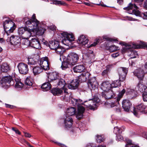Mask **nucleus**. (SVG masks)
Wrapping results in <instances>:
<instances>
[{"label": "nucleus", "instance_id": "21", "mask_svg": "<svg viewBox=\"0 0 147 147\" xmlns=\"http://www.w3.org/2000/svg\"><path fill=\"white\" fill-rule=\"evenodd\" d=\"M79 84L78 80H73L70 83L68 84L67 87L68 88L71 90H75L77 88Z\"/></svg>", "mask_w": 147, "mask_h": 147}, {"label": "nucleus", "instance_id": "51", "mask_svg": "<svg viewBox=\"0 0 147 147\" xmlns=\"http://www.w3.org/2000/svg\"><path fill=\"white\" fill-rule=\"evenodd\" d=\"M118 47L115 45H112L109 47V50L111 52H113L117 50Z\"/></svg>", "mask_w": 147, "mask_h": 147}, {"label": "nucleus", "instance_id": "36", "mask_svg": "<svg viewBox=\"0 0 147 147\" xmlns=\"http://www.w3.org/2000/svg\"><path fill=\"white\" fill-rule=\"evenodd\" d=\"M66 112L68 115L72 116L76 113V109L74 107H69L67 109Z\"/></svg>", "mask_w": 147, "mask_h": 147}, {"label": "nucleus", "instance_id": "57", "mask_svg": "<svg viewBox=\"0 0 147 147\" xmlns=\"http://www.w3.org/2000/svg\"><path fill=\"white\" fill-rule=\"evenodd\" d=\"M104 38L106 39L107 40L110 41L111 42H112L113 41H115L116 40L114 39L113 38L106 37H104Z\"/></svg>", "mask_w": 147, "mask_h": 147}, {"label": "nucleus", "instance_id": "15", "mask_svg": "<svg viewBox=\"0 0 147 147\" xmlns=\"http://www.w3.org/2000/svg\"><path fill=\"white\" fill-rule=\"evenodd\" d=\"M18 67L20 73L21 74H26L28 72V65L26 64L22 63L18 64Z\"/></svg>", "mask_w": 147, "mask_h": 147}, {"label": "nucleus", "instance_id": "18", "mask_svg": "<svg viewBox=\"0 0 147 147\" xmlns=\"http://www.w3.org/2000/svg\"><path fill=\"white\" fill-rule=\"evenodd\" d=\"M102 97L106 99H110L113 98L115 96V93L111 89L102 92Z\"/></svg>", "mask_w": 147, "mask_h": 147}, {"label": "nucleus", "instance_id": "42", "mask_svg": "<svg viewBox=\"0 0 147 147\" xmlns=\"http://www.w3.org/2000/svg\"><path fill=\"white\" fill-rule=\"evenodd\" d=\"M125 92V90L124 89H123L119 93L116 98L117 102H118V104H119V101L122 98L123 95Z\"/></svg>", "mask_w": 147, "mask_h": 147}, {"label": "nucleus", "instance_id": "54", "mask_svg": "<svg viewBox=\"0 0 147 147\" xmlns=\"http://www.w3.org/2000/svg\"><path fill=\"white\" fill-rule=\"evenodd\" d=\"M96 40L95 42H94L90 45V47L95 46L99 42L100 39H96Z\"/></svg>", "mask_w": 147, "mask_h": 147}, {"label": "nucleus", "instance_id": "39", "mask_svg": "<svg viewBox=\"0 0 147 147\" xmlns=\"http://www.w3.org/2000/svg\"><path fill=\"white\" fill-rule=\"evenodd\" d=\"M9 69V66L6 63H3L1 66V70L2 72H6Z\"/></svg>", "mask_w": 147, "mask_h": 147}, {"label": "nucleus", "instance_id": "40", "mask_svg": "<svg viewBox=\"0 0 147 147\" xmlns=\"http://www.w3.org/2000/svg\"><path fill=\"white\" fill-rule=\"evenodd\" d=\"M112 67L111 65H108L106 67L105 69L102 72L101 74L103 76H105L107 74L110 72L111 68Z\"/></svg>", "mask_w": 147, "mask_h": 147}, {"label": "nucleus", "instance_id": "7", "mask_svg": "<svg viewBox=\"0 0 147 147\" xmlns=\"http://www.w3.org/2000/svg\"><path fill=\"white\" fill-rule=\"evenodd\" d=\"M134 8L135 9L131 11H129L128 13L130 14H134L136 16H139L140 15V12L139 10H136L138 9V7L135 4H133L130 3L127 7L124 8L123 9L129 11L132 9Z\"/></svg>", "mask_w": 147, "mask_h": 147}, {"label": "nucleus", "instance_id": "20", "mask_svg": "<svg viewBox=\"0 0 147 147\" xmlns=\"http://www.w3.org/2000/svg\"><path fill=\"white\" fill-rule=\"evenodd\" d=\"M138 92L132 90H127L126 93L127 98L130 99L135 98L138 96Z\"/></svg>", "mask_w": 147, "mask_h": 147}, {"label": "nucleus", "instance_id": "32", "mask_svg": "<svg viewBox=\"0 0 147 147\" xmlns=\"http://www.w3.org/2000/svg\"><path fill=\"white\" fill-rule=\"evenodd\" d=\"M51 92L54 96H59L62 93L63 91L61 88H55L51 90Z\"/></svg>", "mask_w": 147, "mask_h": 147}, {"label": "nucleus", "instance_id": "31", "mask_svg": "<svg viewBox=\"0 0 147 147\" xmlns=\"http://www.w3.org/2000/svg\"><path fill=\"white\" fill-rule=\"evenodd\" d=\"M33 31H32L31 29L27 28L22 37L23 38L26 39L27 41L31 36V32Z\"/></svg>", "mask_w": 147, "mask_h": 147}, {"label": "nucleus", "instance_id": "53", "mask_svg": "<svg viewBox=\"0 0 147 147\" xmlns=\"http://www.w3.org/2000/svg\"><path fill=\"white\" fill-rule=\"evenodd\" d=\"M62 90H63L64 91V93L65 94V97H68V95L70 94V93H69L67 90L68 89L67 88H65L64 87L61 88ZM70 94L71 93H70Z\"/></svg>", "mask_w": 147, "mask_h": 147}, {"label": "nucleus", "instance_id": "45", "mask_svg": "<svg viewBox=\"0 0 147 147\" xmlns=\"http://www.w3.org/2000/svg\"><path fill=\"white\" fill-rule=\"evenodd\" d=\"M27 28L26 27H21L18 28V33L19 36H22V35H23Z\"/></svg>", "mask_w": 147, "mask_h": 147}, {"label": "nucleus", "instance_id": "48", "mask_svg": "<svg viewBox=\"0 0 147 147\" xmlns=\"http://www.w3.org/2000/svg\"><path fill=\"white\" fill-rule=\"evenodd\" d=\"M53 4L59 6L64 5L65 4L63 1L56 0H53Z\"/></svg>", "mask_w": 147, "mask_h": 147}, {"label": "nucleus", "instance_id": "61", "mask_svg": "<svg viewBox=\"0 0 147 147\" xmlns=\"http://www.w3.org/2000/svg\"><path fill=\"white\" fill-rule=\"evenodd\" d=\"M126 142L127 143L126 144L125 147H127V146L129 145H133L132 143V141L130 140H127Z\"/></svg>", "mask_w": 147, "mask_h": 147}, {"label": "nucleus", "instance_id": "1", "mask_svg": "<svg viewBox=\"0 0 147 147\" xmlns=\"http://www.w3.org/2000/svg\"><path fill=\"white\" fill-rule=\"evenodd\" d=\"M69 102L74 106H78V112L76 115V117L78 119H81L83 117V113L85 111L84 108L81 105L84 103V101L80 99H76L71 97Z\"/></svg>", "mask_w": 147, "mask_h": 147}, {"label": "nucleus", "instance_id": "25", "mask_svg": "<svg viewBox=\"0 0 147 147\" xmlns=\"http://www.w3.org/2000/svg\"><path fill=\"white\" fill-rule=\"evenodd\" d=\"M36 34L39 35H41L43 34L46 31V29L42 25L41 26L40 24L38 25L36 28L34 29Z\"/></svg>", "mask_w": 147, "mask_h": 147}, {"label": "nucleus", "instance_id": "55", "mask_svg": "<svg viewBox=\"0 0 147 147\" xmlns=\"http://www.w3.org/2000/svg\"><path fill=\"white\" fill-rule=\"evenodd\" d=\"M123 138L122 136L119 134L117 135L116 137V140L118 141H120L122 140L123 139Z\"/></svg>", "mask_w": 147, "mask_h": 147}, {"label": "nucleus", "instance_id": "50", "mask_svg": "<svg viewBox=\"0 0 147 147\" xmlns=\"http://www.w3.org/2000/svg\"><path fill=\"white\" fill-rule=\"evenodd\" d=\"M96 140L98 142L101 143L103 142L104 140V139L101 136L97 135Z\"/></svg>", "mask_w": 147, "mask_h": 147}, {"label": "nucleus", "instance_id": "13", "mask_svg": "<svg viewBox=\"0 0 147 147\" xmlns=\"http://www.w3.org/2000/svg\"><path fill=\"white\" fill-rule=\"evenodd\" d=\"M118 71L119 76V79L121 81L125 80L128 71L127 69L125 67H120L118 69Z\"/></svg>", "mask_w": 147, "mask_h": 147}, {"label": "nucleus", "instance_id": "26", "mask_svg": "<svg viewBox=\"0 0 147 147\" xmlns=\"http://www.w3.org/2000/svg\"><path fill=\"white\" fill-rule=\"evenodd\" d=\"M73 120L72 118L70 116L66 117L64 120V123L66 128H70L72 126Z\"/></svg>", "mask_w": 147, "mask_h": 147}, {"label": "nucleus", "instance_id": "14", "mask_svg": "<svg viewBox=\"0 0 147 147\" xmlns=\"http://www.w3.org/2000/svg\"><path fill=\"white\" fill-rule=\"evenodd\" d=\"M134 75L138 78L139 81H143L145 73L143 70L141 68L137 69L133 72Z\"/></svg>", "mask_w": 147, "mask_h": 147}, {"label": "nucleus", "instance_id": "11", "mask_svg": "<svg viewBox=\"0 0 147 147\" xmlns=\"http://www.w3.org/2000/svg\"><path fill=\"white\" fill-rule=\"evenodd\" d=\"M133 113L135 115H137L138 112L144 113H147V108L146 109V106L143 103H141L138 105L136 109L133 107Z\"/></svg>", "mask_w": 147, "mask_h": 147}, {"label": "nucleus", "instance_id": "3", "mask_svg": "<svg viewBox=\"0 0 147 147\" xmlns=\"http://www.w3.org/2000/svg\"><path fill=\"white\" fill-rule=\"evenodd\" d=\"M3 26L5 32L7 35L12 32L16 27L15 24L10 19L6 20L4 22Z\"/></svg>", "mask_w": 147, "mask_h": 147}, {"label": "nucleus", "instance_id": "35", "mask_svg": "<svg viewBox=\"0 0 147 147\" xmlns=\"http://www.w3.org/2000/svg\"><path fill=\"white\" fill-rule=\"evenodd\" d=\"M34 75H38L43 71L42 68L39 66H36L32 69Z\"/></svg>", "mask_w": 147, "mask_h": 147}, {"label": "nucleus", "instance_id": "63", "mask_svg": "<svg viewBox=\"0 0 147 147\" xmlns=\"http://www.w3.org/2000/svg\"><path fill=\"white\" fill-rule=\"evenodd\" d=\"M56 144L59 146H60L61 147H67L65 145L61 144L59 143H58L57 142H54Z\"/></svg>", "mask_w": 147, "mask_h": 147}, {"label": "nucleus", "instance_id": "9", "mask_svg": "<svg viewBox=\"0 0 147 147\" xmlns=\"http://www.w3.org/2000/svg\"><path fill=\"white\" fill-rule=\"evenodd\" d=\"M24 44L27 45L28 44L30 46L36 49H39L40 47L39 40L38 39L34 38H32L30 40H27Z\"/></svg>", "mask_w": 147, "mask_h": 147}, {"label": "nucleus", "instance_id": "62", "mask_svg": "<svg viewBox=\"0 0 147 147\" xmlns=\"http://www.w3.org/2000/svg\"><path fill=\"white\" fill-rule=\"evenodd\" d=\"M56 27L55 26L52 25L51 26L49 27V29L53 31H55L56 30Z\"/></svg>", "mask_w": 147, "mask_h": 147}, {"label": "nucleus", "instance_id": "23", "mask_svg": "<svg viewBox=\"0 0 147 147\" xmlns=\"http://www.w3.org/2000/svg\"><path fill=\"white\" fill-rule=\"evenodd\" d=\"M59 45V42L58 41L51 40L49 42V47L51 49L55 50Z\"/></svg>", "mask_w": 147, "mask_h": 147}, {"label": "nucleus", "instance_id": "29", "mask_svg": "<svg viewBox=\"0 0 147 147\" xmlns=\"http://www.w3.org/2000/svg\"><path fill=\"white\" fill-rule=\"evenodd\" d=\"M90 76V74L88 72H83L79 76V80L85 82L89 78Z\"/></svg>", "mask_w": 147, "mask_h": 147}, {"label": "nucleus", "instance_id": "30", "mask_svg": "<svg viewBox=\"0 0 147 147\" xmlns=\"http://www.w3.org/2000/svg\"><path fill=\"white\" fill-rule=\"evenodd\" d=\"M88 39L85 36L82 35L78 38V42L79 44L85 45L88 42Z\"/></svg>", "mask_w": 147, "mask_h": 147}, {"label": "nucleus", "instance_id": "56", "mask_svg": "<svg viewBox=\"0 0 147 147\" xmlns=\"http://www.w3.org/2000/svg\"><path fill=\"white\" fill-rule=\"evenodd\" d=\"M5 107L7 108H10V109H14L15 107V106L11 105L9 104H7L6 103L5 104Z\"/></svg>", "mask_w": 147, "mask_h": 147}, {"label": "nucleus", "instance_id": "6", "mask_svg": "<svg viewBox=\"0 0 147 147\" xmlns=\"http://www.w3.org/2000/svg\"><path fill=\"white\" fill-rule=\"evenodd\" d=\"M68 62L71 66L75 65L78 62L79 59L78 55L74 53H70L67 57Z\"/></svg>", "mask_w": 147, "mask_h": 147}, {"label": "nucleus", "instance_id": "12", "mask_svg": "<svg viewBox=\"0 0 147 147\" xmlns=\"http://www.w3.org/2000/svg\"><path fill=\"white\" fill-rule=\"evenodd\" d=\"M48 81L50 83H52L56 82L60 78L59 74L56 72H53L50 73L48 75Z\"/></svg>", "mask_w": 147, "mask_h": 147}, {"label": "nucleus", "instance_id": "44", "mask_svg": "<svg viewBox=\"0 0 147 147\" xmlns=\"http://www.w3.org/2000/svg\"><path fill=\"white\" fill-rule=\"evenodd\" d=\"M33 81L32 79L30 77H27L25 81V84L27 86H31L32 85Z\"/></svg>", "mask_w": 147, "mask_h": 147}, {"label": "nucleus", "instance_id": "43", "mask_svg": "<svg viewBox=\"0 0 147 147\" xmlns=\"http://www.w3.org/2000/svg\"><path fill=\"white\" fill-rule=\"evenodd\" d=\"M55 50L56 52L58 54L61 55L65 51V49L63 47L59 45L58 47Z\"/></svg>", "mask_w": 147, "mask_h": 147}, {"label": "nucleus", "instance_id": "49", "mask_svg": "<svg viewBox=\"0 0 147 147\" xmlns=\"http://www.w3.org/2000/svg\"><path fill=\"white\" fill-rule=\"evenodd\" d=\"M113 132L116 135L119 134L122 132V131L119 129L117 127H115L114 128Z\"/></svg>", "mask_w": 147, "mask_h": 147}, {"label": "nucleus", "instance_id": "17", "mask_svg": "<svg viewBox=\"0 0 147 147\" xmlns=\"http://www.w3.org/2000/svg\"><path fill=\"white\" fill-rule=\"evenodd\" d=\"M9 40L12 45L18 47L20 45V39L19 36L12 35L10 37Z\"/></svg>", "mask_w": 147, "mask_h": 147}, {"label": "nucleus", "instance_id": "5", "mask_svg": "<svg viewBox=\"0 0 147 147\" xmlns=\"http://www.w3.org/2000/svg\"><path fill=\"white\" fill-rule=\"evenodd\" d=\"M1 83L3 86L9 87L14 85V81L12 76L8 75L3 77L1 80Z\"/></svg>", "mask_w": 147, "mask_h": 147}, {"label": "nucleus", "instance_id": "4", "mask_svg": "<svg viewBox=\"0 0 147 147\" xmlns=\"http://www.w3.org/2000/svg\"><path fill=\"white\" fill-rule=\"evenodd\" d=\"M61 34L64 37L61 42L65 45L69 46L70 42L74 40V36L72 34H70L66 32H63L61 33Z\"/></svg>", "mask_w": 147, "mask_h": 147}, {"label": "nucleus", "instance_id": "24", "mask_svg": "<svg viewBox=\"0 0 147 147\" xmlns=\"http://www.w3.org/2000/svg\"><path fill=\"white\" fill-rule=\"evenodd\" d=\"M66 84L65 81L62 78H59L57 81L53 82V85L57 86L59 87L63 88Z\"/></svg>", "mask_w": 147, "mask_h": 147}, {"label": "nucleus", "instance_id": "22", "mask_svg": "<svg viewBox=\"0 0 147 147\" xmlns=\"http://www.w3.org/2000/svg\"><path fill=\"white\" fill-rule=\"evenodd\" d=\"M136 88L139 92L141 93H142L145 92L146 86L144 83H143V81H139L137 85Z\"/></svg>", "mask_w": 147, "mask_h": 147}, {"label": "nucleus", "instance_id": "59", "mask_svg": "<svg viewBox=\"0 0 147 147\" xmlns=\"http://www.w3.org/2000/svg\"><path fill=\"white\" fill-rule=\"evenodd\" d=\"M86 147H96L95 144L93 143H88L86 146Z\"/></svg>", "mask_w": 147, "mask_h": 147}, {"label": "nucleus", "instance_id": "2", "mask_svg": "<svg viewBox=\"0 0 147 147\" xmlns=\"http://www.w3.org/2000/svg\"><path fill=\"white\" fill-rule=\"evenodd\" d=\"M123 42V45H125V47L123 48L122 51L123 52H127L128 55L131 57V58H134L138 56L137 52L135 49H132L131 48L135 49L141 48V46L140 45H136L135 43L131 44H124Z\"/></svg>", "mask_w": 147, "mask_h": 147}, {"label": "nucleus", "instance_id": "60", "mask_svg": "<svg viewBox=\"0 0 147 147\" xmlns=\"http://www.w3.org/2000/svg\"><path fill=\"white\" fill-rule=\"evenodd\" d=\"M119 54L118 52H117L115 53H114L111 55V56L112 57L114 58H116L119 56Z\"/></svg>", "mask_w": 147, "mask_h": 147}, {"label": "nucleus", "instance_id": "33", "mask_svg": "<svg viewBox=\"0 0 147 147\" xmlns=\"http://www.w3.org/2000/svg\"><path fill=\"white\" fill-rule=\"evenodd\" d=\"M50 82L48 81L47 82L43 83L41 87L43 91H47L51 88V85Z\"/></svg>", "mask_w": 147, "mask_h": 147}, {"label": "nucleus", "instance_id": "64", "mask_svg": "<svg viewBox=\"0 0 147 147\" xmlns=\"http://www.w3.org/2000/svg\"><path fill=\"white\" fill-rule=\"evenodd\" d=\"M31 20H33L35 19L36 20V22L38 24H39V22L38 21L36 18V16L34 14L32 15V18L31 19ZM36 22V21H35Z\"/></svg>", "mask_w": 147, "mask_h": 147}, {"label": "nucleus", "instance_id": "34", "mask_svg": "<svg viewBox=\"0 0 147 147\" xmlns=\"http://www.w3.org/2000/svg\"><path fill=\"white\" fill-rule=\"evenodd\" d=\"M85 67L83 65H77L73 68V70L76 73H81L84 69Z\"/></svg>", "mask_w": 147, "mask_h": 147}, {"label": "nucleus", "instance_id": "46", "mask_svg": "<svg viewBox=\"0 0 147 147\" xmlns=\"http://www.w3.org/2000/svg\"><path fill=\"white\" fill-rule=\"evenodd\" d=\"M37 61H36L34 58H28V63L30 65H34L37 64Z\"/></svg>", "mask_w": 147, "mask_h": 147}, {"label": "nucleus", "instance_id": "52", "mask_svg": "<svg viewBox=\"0 0 147 147\" xmlns=\"http://www.w3.org/2000/svg\"><path fill=\"white\" fill-rule=\"evenodd\" d=\"M142 98L144 101L147 102V91H145L142 94Z\"/></svg>", "mask_w": 147, "mask_h": 147}, {"label": "nucleus", "instance_id": "19", "mask_svg": "<svg viewBox=\"0 0 147 147\" xmlns=\"http://www.w3.org/2000/svg\"><path fill=\"white\" fill-rule=\"evenodd\" d=\"M88 85L89 88L90 89H94L95 88H97L98 84L96 78L94 77L89 80Z\"/></svg>", "mask_w": 147, "mask_h": 147}, {"label": "nucleus", "instance_id": "10", "mask_svg": "<svg viewBox=\"0 0 147 147\" xmlns=\"http://www.w3.org/2000/svg\"><path fill=\"white\" fill-rule=\"evenodd\" d=\"M24 21L25 22V25L26 26L30 27L32 30V31H34V29L36 28L38 24L36 22V20L34 19L31 20V19H29L26 20V19H24Z\"/></svg>", "mask_w": 147, "mask_h": 147}, {"label": "nucleus", "instance_id": "27", "mask_svg": "<svg viewBox=\"0 0 147 147\" xmlns=\"http://www.w3.org/2000/svg\"><path fill=\"white\" fill-rule=\"evenodd\" d=\"M101 88L104 91L109 90L111 88V84L108 81H104L102 83Z\"/></svg>", "mask_w": 147, "mask_h": 147}, {"label": "nucleus", "instance_id": "47", "mask_svg": "<svg viewBox=\"0 0 147 147\" xmlns=\"http://www.w3.org/2000/svg\"><path fill=\"white\" fill-rule=\"evenodd\" d=\"M143 7L144 9L147 10V0H146L144 2L143 5ZM143 18L145 19H147V12L143 13Z\"/></svg>", "mask_w": 147, "mask_h": 147}, {"label": "nucleus", "instance_id": "28", "mask_svg": "<svg viewBox=\"0 0 147 147\" xmlns=\"http://www.w3.org/2000/svg\"><path fill=\"white\" fill-rule=\"evenodd\" d=\"M87 103L85 104L86 107L90 110L94 109L96 107L95 102L92 99H89L88 101H84V103Z\"/></svg>", "mask_w": 147, "mask_h": 147}, {"label": "nucleus", "instance_id": "37", "mask_svg": "<svg viewBox=\"0 0 147 147\" xmlns=\"http://www.w3.org/2000/svg\"><path fill=\"white\" fill-rule=\"evenodd\" d=\"M16 82L15 87L17 88H21L23 86L24 84L21 82L19 78H15L14 79Z\"/></svg>", "mask_w": 147, "mask_h": 147}, {"label": "nucleus", "instance_id": "8", "mask_svg": "<svg viewBox=\"0 0 147 147\" xmlns=\"http://www.w3.org/2000/svg\"><path fill=\"white\" fill-rule=\"evenodd\" d=\"M40 65L42 69L45 70H47L50 69V64L48 57H46L39 59Z\"/></svg>", "mask_w": 147, "mask_h": 147}, {"label": "nucleus", "instance_id": "58", "mask_svg": "<svg viewBox=\"0 0 147 147\" xmlns=\"http://www.w3.org/2000/svg\"><path fill=\"white\" fill-rule=\"evenodd\" d=\"M12 130L13 131H14L16 134H18L19 135L21 133L20 132L19 130L18 129H16V128H14V127H12Z\"/></svg>", "mask_w": 147, "mask_h": 147}, {"label": "nucleus", "instance_id": "41", "mask_svg": "<svg viewBox=\"0 0 147 147\" xmlns=\"http://www.w3.org/2000/svg\"><path fill=\"white\" fill-rule=\"evenodd\" d=\"M122 82L119 79V80H117L114 81L111 84V88H117L120 86L121 85V82Z\"/></svg>", "mask_w": 147, "mask_h": 147}, {"label": "nucleus", "instance_id": "38", "mask_svg": "<svg viewBox=\"0 0 147 147\" xmlns=\"http://www.w3.org/2000/svg\"><path fill=\"white\" fill-rule=\"evenodd\" d=\"M69 66H72L68 62L67 59V58L66 60L63 61L62 62V65L61 66L63 70H65L67 68L69 67Z\"/></svg>", "mask_w": 147, "mask_h": 147}, {"label": "nucleus", "instance_id": "16", "mask_svg": "<svg viewBox=\"0 0 147 147\" xmlns=\"http://www.w3.org/2000/svg\"><path fill=\"white\" fill-rule=\"evenodd\" d=\"M122 107L124 111L128 112L131 110V108L132 107V104L128 100L124 99L122 102Z\"/></svg>", "mask_w": 147, "mask_h": 147}]
</instances>
